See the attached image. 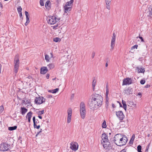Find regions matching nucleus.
I'll use <instances>...</instances> for the list:
<instances>
[{"mask_svg":"<svg viewBox=\"0 0 152 152\" xmlns=\"http://www.w3.org/2000/svg\"><path fill=\"white\" fill-rule=\"evenodd\" d=\"M70 148L72 150L75 151L77 150L78 144L76 142H72L70 144Z\"/></svg>","mask_w":152,"mask_h":152,"instance_id":"10","label":"nucleus"},{"mask_svg":"<svg viewBox=\"0 0 152 152\" xmlns=\"http://www.w3.org/2000/svg\"><path fill=\"white\" fill-rule=\"evenodd\" d=\"M37 114L38 115H41L44 113V110H43L42 111H39L37 112Z\"/></svg>","mask_w":152,"mask_h":152,"instance_id":"33","label":"nucleus"},{"mask_svg":"<svg viewBox=\"0 0 152 152\" xmlns=\"http://www.w3.org/2000/svg\"><path fill=\"white\" fill-rule=\"evenodd\" d=\"M73 2V0H71L70 1L67 2L66 4L65 5L70 6L72 4Z\"/></svg>","mask_w":152,"mask_h":152,"instance_id":"25","label":"nucleus"},{"mask_svg":"<svg viewBox=\"0 0 152 152\" xmlns=\"http://www.w3.org/2000/svg\"><path fill=\"white\" fill-rule=\"evenodd\" d=\"M65 10V12L66 13L67 12L70 11L71 10L72 7L65 5L64 7Z\"/></svg>","mask_w":152,"mask_h":152,"instance_id":"19","label":"nucleus"},{"mask_svg":"<svg viewBox=\"0 0 152 152\" xmlns=\"http://www.w3.org/2000/svg\"><path fill=\"white\" fill-rule=\"evenodd\" d=\"M35 125H38L39 124V121L37 119L36 121H35Z\"/></svg>","mask_w":152,"mask_h":152,"instance_id":"49","label":"nucleus"},{"mask_svg":"<svg viewBox=\"0 0 152 152\" xmlns=\"http://www.w3.org/2000/svg\"><path fill=\"white\" fill-rule=\"evenodd\" d=\"M134 138H135V134H133L132 135V137L131 138L130 140L134 141Z\"/></svg>","mask_w":152,"mask_h":152,"instance_id":"46","label":"nucleus"},{"mask_svg":"<svg viewBox=\"0 0 152 152\" xmlns=\"http://www.w3.org/2000/svg\"><path fill=\"white\" fill-rule=\"evenodd\" d=\"M116 114L120 120H123L124 115L122 111H119L118 112H116Z\"/></svg>","mask_w":152,"mask_h":152,"instance_id":"8","label":"nucleus"},{"mask_svg":"<svg viewBox=\"0 0 152 152\" xmlns=\"http://www.w3.org/2000/svg\"><path fill=\"white\" fill-rule=\"evenodd\" d=\"M106 97H108V94L109 90H108V85H106Z\"/></svg>","mask_w":152,"mask_h":152,"instance_id":"30","label":"nucleus"},{"mask_svg":"<svg viewBox=\"0 0 152 152\" xmlns=\"http://www.w3.org/2000/svg\"><path fill=\"white\" fill-rule=\"evenodd\" d=\"M107 127L106 122L105 121H104L102 124V127L103 128H105Z\"/></svg>","mask_w":152,"mask_h":152,"instance_id":"32","label":"nucleus"},{"mask_svg":"<svg viewBox=\"0 0 152 152\" xmlns=\"http://www.w3.org/2000/svg\"><path fill=\"white\" fill-rule=\"evenodd\" d=\"M72 110L69 109L68 110V116L67 118V122L69 123L71 121V116L72 114Z\"/></svg>","mask_w":152,"mask_h":152,"instance_id":"11","label":"nucleus"},{"mask_svg":"<svg viewBox=\"0 0 152 152\" xmlns=\"http://www.w3.org/2000/svg\"><path fill=\"white\" fill-rule=\"evenodd\" d=\"M132 81L131 78H126L124 79L123 80L122 85H129L132 83Z\"/></svg>","mask_w":152,"mask_h":152,"instance_id":"7","label":"nucleus"},{"mask_svg":"<svg viewBox=\"0 0 152 152\" xmlns=\"http://www.w3.org/2000/svg\"><path fill=\"white\" fill-rule=\"evenodd\" d=\"M142 147L140 145H139L137 147V149L138 152L141 151Z\"/></svg>","mask_w":152,"mask_h":152,"instance_id":"37","label":"nucleus"},{"mask_svg":"<svg viewBox=\"0 0 152 152\" xmlns=\"http://www.w3.org/2000/svg\"><path fill=\"white\" fill-rule=\"evenodd\" d=\"M112 0H105V7L106 8L109 10L110 9V4Z\"/></svg>","mask_w":152,"mask_h":152,"instance_id":"14","label":"nucleus"},{"mask_svg":"<svg viewBox=\"0 0 152 152\" xmlns=\"http://www.w3.org/2000/svg\"><path fill=\"white\" fill-rule=\"evenodd\" d=\"M48 71V69L46 67L43 66L40 69V73L42 74H44Z\"/></svg>","mask_w":152,"mask_h":152,"instance_id":"15","label":"nucleus"},{"mask_svg":"<svg viewBox=\"0 0 152 152\" xmlns=\"http://www.w3.org/2000/svg\"><path fill=\"white\" fill-rule=\"evenodd\" d=\"M116 38V35L115 34V33H113V35L112 37L111 43V50H113L114 48V47L115 45V42Z\"/></svg>","mask_w":152,"mask_h":152,"instance_id":"9","label":"nucleus"},{"mask_svg":"<svg viewBox=\"0 0 152 152\" xmlns=\"http://www.w3.org/2000/svg\"><path fill=\"white\" fill-rule=\"evenodd\" d=\"M2 7H3L2 4L0 2V8L1 9H2Z\"/></svg>","mask_w":152,"mask_h":152,"instance_id":"56","label":"nucleus"},{"mask_svg":"<svg viewBox=\"0 0 152 152\" xmlns=\"http://www.w3.org/2000/svg\"><path fill=\"white\" fill-rule=\"evenodd\" d=\"M74 96V94H72L71 96V99H73Z\"/></svg>","mask_w":152,"mask_h":152,"instance_id":"51","label":"nucleus"},{"mask_svg":"<svg viewBox=\"0 0 152 152\" xmlns=\"http://www.w3.org/2000/svg\"><path fill=\"white\" fill-rule=\"evenodd\" d=\"M112 107L114 108L115 107V105L114 104H112Z\"/></svg>","mask_w":152,"mask_h":152,"instance_id":"61","label":"nucleus"},{"mask_svg":"<svg viewBox=\"0 0 152 152\" xmlns=\"http://www.w3.org/2000/svg\"><path fill=\"white\" fill-rule=\"evenodd\" d=\"M1 64H0V74L1 73Z\"/></svg>","mask_w":152,"mask_h":152,"instance_id":"62","label":"nucleus"},{"mask_svg":"<svg viewBox=\"0 0 152 152\" xmlns=\"http://www.w3.org/2000/svg\"><path fill=\"white\" fill-rule=\"evenodd\" d=\"M134 141L131 140H130L129 143L131 144H132L133 142Z\"/></svg>","mask_w":152,"mask_h":152,"instance_id":"54","label":"nucleus"},{"mask_svg":"<svg viewBox=\"0 0 152 152\" xmlns=\"http://www.w3.org/2000/svg\"><path fill=\"white\" fill-rule=\"evenodd\" d=\"M33 120L34 123V125L35 126V121H36V119H35V116H34L33 118Z\"/></svg>","mask_w":152,"mask_h":152,"instance_id":"44","label":"nucleus"},{"mask_svg":"<svg viewBox=\"0 0 152 152\" xmlns=\"http://www.w3.org/2000/svg\"><path fill=\"white\" fill-rule=\"evenodd\" d=\"M95 53L94 52H93L92 53V55H91V57H92V58H93L95 56Z\"/></svg>","mask_w":152,"mask_h":152,"instance_id":"48","label":"nucleus"},{"mask_svg":"<svg viewBox=\"0 0 152 152\" xmlns=\"http://www.w3.org/2000/svg\"><path fill=\"white\" fill-rule=\"evenodd\" d=\"M150 85H148V84H147V85H146V86H145V88H149L150 87Z\"/></svg>","mask_w":152,"mask_h":152,"instance_id":"52","label":"nucleus"},{"mask_svg":"<svg viewBox=\"0 0 152 152\" xmlns=\"http://www.w3.org/2000/svg\"><path fill=\"white\" fill-rule=\"evenodd\" d=\"M121 152H126V150L125 149L121 150Z\"/></svg>","mask_w":152,"mask_h":152,"instance_id":"58","label":"nucleus"},{"mask_svg":"<svg viewBox=\"0 0 152 152\" xmlns=\"http://www.w3.org/2000/svg\"><path fill=\"white\" fill-rule=\"evenodd\" d=\"M19 14V16L20 17H21L22 16V15L21 12H18Z\"/></svg>","mask_w":152,"mask_h":152,"instance_id":"57","label":"nucleus"},{"mask_svg":"<svg viewBox=\"0 0 152 152\" xmlns=\"http://www.w3.org/2000/svg\"><path fill=\"white\" fill-rule=\"evenodd\" d=\"M149 15L148 16L151 17L152 16V8L149 10Z\"/></svg>","mask_w":152,"mask_h":152,"instance_id":"35","label":"nucleus"},{"mask_svg":"<svg viewBox=\"0 0 152 152\" xmlns=\"http://www.w3.org/2000/svg\"><path fill=\"white\" fill-rule=\"evenodd\" d=\"M9 148H10V145L3 141L0 145V151H5L8 150Z\"/></svg>","mask_w":152,"mask_h":152,"instance_id":"3","label":"nucleus"},{"mask_svg":"<svg viewBox=\"0 0 152 152\" xmlns=\"http://www.w3.org/2000/svg\"><path fill=\"white\" fill-rule=\"evenodd\" d=\"M102 102V96L99 94H95L93 95L91 100L88 102V105L91 109L96 110L101 107Z\"/></svg>","mask_w":152,"mask_h":152,"instance_id":"1","label":"nucleus"},{"mask_svg":"<svg viewBox=\"0 0 152 152\" xmlns=\"http://www.w3.org/2000/svg\"><path fill=\"white\" fill-rule=\"evenodd\" d=\"M137 47H138V45H134V46H132L131 48V50H132L134 49L135 48L137 49Z\"/></svg>","mask_w":152,"mask_h":152,"instance_id":"39","label":"nucleus"},{"mask_svg":"<svg viewBox=\"0 0 152 152\" xmlns=\"http://www.w3.org/2000/svg\"><path fill=\"white\" fill-rule=\"evenodd\" d=\"M40 5L42 6H44V3L43 2L42 0H40Z\"/></svg>","mask_w":152,"mask_h":152,"instance_id":"45","label":"nucleus"},{"mask_svg":"<svg viewBox=\"0 0 152 152\" xmlns=\"http://www.w3.org/2000/svg\"><path fill=\"white\" fill-rule=\"evenodd\" d=\"M149 145H148L147 147V148H146V151H147L148 150V147H149Z\"/></svg>","mask_w":152,"mask_h":152,"instance_id":"60","label":"nucleus"},{"mask_svg":"<svg viewBox=\"0 0 152 152\" xmlns=\"http://www.w3.org/2000/svg\"><path fill=\"white\" fill-rule=\"evenodd\" d=\"M34 128H36L37 129H39L40 127V126L39 124L35 125V126L34 125Z\"/></svg>","mask_w":152,"mask_h":152,"instance_id":"41","label":"nucleus"},{"mask_svg":"<svg viewBox=\"0 0 152 152\" xmlns=\"http://www.w3.org/2000/svg\"><path fill=\"white\" fill-rule=\"evenodd\" d=\"M50 76V75L49 74H47V75L46 76V77L47 79H48L49 78Z\"/></svg>","mask_w":152,"mask_h":152,"instance_id":"53","label":"nucleus"},{"mask_svg":"<svg viewBox=\"0 0 152 152\" xmlns=\"http://www.w3.org/2000/svg\"><path fill=\"white\" fill-rule=\"evenodd\" d=\"M42 129H41L40 131L37 132V134L36 135V137H37L38 135H39V134H41V133L42 132Z\"/></svg>","mask_w":152,"mask_h":152,"instance_id":"47","label":"nucleus"},{"mask_svg":"<svg viewBox=\"0 0 152 152\" xmlns=\"http://www.w3.org/2000/svg\"><path fill=\"white\" fill-rule=\"evenodd\" d=\"M86 111L85 104L84 102H81L80 105V111Z\"/></svg>","mask_w":152,"mask_h":152,"instance_id":"16","label":"nucleus"},{"mask_svg":"<svg viewBox=\"0 0 152 152\" xmlns=\"http://www.w3.org/2000/svg\"><path fill=\"white\" fill-rule=\"evenodd\" d=\"M50 1L48 0L45 4V6L47 9L49 10L50 8Z\"/></svg>","mask_w":152,"mask_h":152,"instance_id":"20","label":"nucleus"},{"mask_svg":"<svg viewBox=\"0 0 152 152\" xmlns=\"http://www.w3.org/2000/svg\"><path fill=\"white\" fill-rule=\"evenodd\" d=\"M59 88H56L54 90H49L48 91L49 92L52 93H56L58 91Z\"/></svg>","mask_w":152,"mask_h":152,"instance_id":"24","label":"nucleus"},{"mask_svg":"<svg viewBox=\"0 0 152 152\" xmlns=\"http://www.w3.org/2000/svg\"><path fill=\"white\" fill-rule=\"evenodd\" d=\"M45 59L47 62H48L49 61V57L48 55H45Z\"/></svg>","mask_w":152,"mask_h":152,"instance_id":"34","label":"nucleus"},{"mask_svg":"<svg viewBox=\"0 0 152 152\" xmlns=\"http://www.w3.org/2000/svg\"><path fill=\"white\" fill-rule=\"evenodd\" d=\"M101 138L103 141V140H108L107 135H106L105 133L102 134Z\"/></svg>","mask_w":152,"mask_h":152,"instance_id":"22","label":"nucleus"},{"mask_svg":"<svg viewBox=\"0 0 152 152\" xmlns=\"http://www.w3.org/2000/svg\"><path fill=\"white\" fill-rule=\"evenodd\" d=\"M17 128V126H10L8 128V129L10 131H12L16 129Z\"/></svg>","mask_w":152,"mask_h":152,"instance_id":"27","label":"nucleus"},{"mask_svg":"<svg viewBox=\"0 0 152 152\" xmlns=\"http://www.w3.org/2000/svg\"><path fill=\"white\" fill-rule=\"evenodd\" d=\"M25 13L26 17V22L25 23V26H26L29 22V18L28 17L29 14L28 12L26 11H25Z\"/></svg>","mask_w":152,"mask_h":152,"instance_id":"17","label":"nucleus"},{"mask_svg":"<svg viewBox=\"0 0 152 152\" xmlns=\"http://www.w3.org/2000/svg\"><path fill=\"white\" fill-rule=\"evenodd\" d=\"M32 112L31 111H30L27 114L26 118H28V122L30 123L31 121V118L32 115Z\"/></svg>","mask_w":152,"mask_h":152,"instance_id":"18","label":"nucleus"},{"mask_svg":"<svg viewBox=\"0 0 152 152\" xmlns=\"http://www.w3.org/2000/svg\"><path fill=\"white\" fill-rule=\"evenodd\" d=\"M139 37L141 40V41L142 42H144V40L143 39V38L142 37L139 36Z\"/></svg>","mask_w":152,"mask_h":152,"instance_id":"50","label":"nucleus"},{"mask_svg":"<svg viewBox=\"0 0 152 152\" xmlns=\"http://www.w3.org/2000/svg\"><path fill=\"white\" fill-rule=\"evenodd\" d=\"M47 97L48 98H50L52 97V96L50 95H47Z\"/></svg>","mask_w":152,"mask_h":152,"instance_id":"55","label":"nucleus"},{"mask_svg":"<svg viewBox=\"0 0 152 152\" xmlns=\"http://www.w3.org/2000/svg\"><path fill=\"white\" fill-rule=\"evenodd\" d=\"M96 81L95 80V79H94L92 82V87L93 88V89L94 90V87L96 85Z\"/></svg>","mask_w":152,"mask_h":152,"instance_id":"31","label":"nucleus"},{"mask_svg":"<svg viewBox=\"0 0 152 152\" xmlns=\"http://www.w3.org/2000/svg\"><path fill=\"white\" fill-rule=\"evenodd\" d=\"M145 70L143 68H141L140 69H138V72L139 73H142L144 72Z\"/></svg>","mask_w":152,"mask_h":152,"instance_id":"36","label":"nucleus"},{"mask_svg":"<svg viewBox=\"0 0 152 152\" xmlns=\"http://www.w3.org/2000/svg\"><path fill=\"white\" fill-rule=\"evenodd\" d=\"M38 117L40 119H42V117L40 115H38Z\"/></svg>","mask_w":152,"mask_h":152,"instance_id":"59","label":"nucleus"},{"mask_svg":"<svg viewBox=\"0 0 152 152\" xmlns=\"http://www.w3.org/2000/svg\"><path fill=\"white\" fill-rule=\"evenodd\" d=\"M145 82V80H141L140 81V83L141 84L143 85L144 84Z\"/></svg>","mask_w":152,"mask_h":152,"instance_id":"43","label":"nucleus"},{"mask_svg":"<svg viewBox=\"0 0 152 152\" xmlns=\"http://www.w3.org/2000/svg\"><path fill=\"white\" fill-rule=\"evenodd\" d=\"M108 97H106V105L107 106V107L108 106Z\"/></svg>","mask_w":152,"mask_h":152,"instance_id":"40","label":"nucleus"},{"mask_svg":"<svg viewBox=\"0 0 152 152\" xmlns=\"http://www.w3.org/2000/svg\"><path fill=\"white\" fill-rule=\"evenodd\" d=\"M122 103L123 105L124 108L126 111L127 105L126 102L125 101H124L123 100H122Z\"/></svg>","mask_w":152,"mask_h":152,"instance_id":"26","label":"nucleus"},{"mask_svg":"<svg viewBox=\"0 0 152 152\" xmlns=\"http://www.w3.org/2000/svg\"><path fill=\"white\" fill-rule=\"evenodd\" d=\"M4 110V107L3 106L0 107V113L2 112Z\"/></svg>","mask_w":152,"mask_h":152,"instance_id":"42","label":"nucleus"},{"mask_svg":"<svg viewBox=\"0 0 152 152\" xmlns=\"http://www.w3.org/2000/svg\"><path fill=\"white\" fill-rule=\"evenodd\" d=\"M108 140H103L102 141V143L103 145L104 148L105 149H107V147H109L110 142L107 141Z\"/></svg>","mask_w":152,"mask_h":152,"instance_id":"12","label":"nucleus"},{"mask_svg":"<svg viewBox=\"0 0 152 152\" xmlns=\"http://www.w3.org/2000/svg\"><path fill=\"white\" fill-rule=\"evenodd\" d=\"M45 99L42 96L37 97L34 100L35 103L38 104H40L45 102Z\"/></svg>","mask_w":152,"mask_h":152,"instance_id":"5","label":"nucleus"},{"mask_svg":"<svg viewBox=\"0 0 152 152\" xmlns=\"http://www.w3.org/2000/svg\"><path fill=\"white\" fill-rule=\"evenodd\" d=\"M15 66L14 69V72L16 73L18 71L19 64V60L18 56L17 55L15 57L14 62Z\"/></svg>","mask_w":152,"mask_h":152,"instance_id":"4","label":"nucleus"},{"mask_svg":"<svg viewBox=\"0 0 152 152\" xmlns=\"http://www.w3.org/2000/svg\"><path fill=\"white\" fill-rule=\"evenodd\" d=\"M61 40V39L58 37H56L53 38V41L55 42H60Z\"/></svg>","mask_w":152,"mask_h":152,"instance_id":"29","label":"nucleus"},{"mask_svg":"<svg viewBox=\"0 0 152 152\" xmlns=\"http://www.w3.org/2000/svg\"><path fill=\"white\" fill-rule=\"evenodd\" d=\"M21 114L22 115H24L27 111V109L24 107H21Z\"/></svg>","mask_w":152,"mask_h":152,"instance_id":"21","label":"nucleus"},{"mask_svg":"<svg viewBox=\"0 0 152 152\" xmlns=\"http://www.w3.org/2000/svg\"><path fill=\"white\" fill-rule=\"evenodd\" d=\"M133 90L130 88H128L127 89L124 90V92L127 95H129L132 94Z\"/></svg>","mask_w":152,"mask_h":152,"instance_id":"13","label":"nucleus"},{"mask_svg":"<svg viewBox=\"0 0 152 152\" xmlns=\"http://www.w3.org/2000/svg\"><path fill=\"white\" fill-rule=\"evenodd\" d=\"M50 55H51V57H53V54L52 53H50Z\"/></svg>","mask_w":152,"mask_h":152,"instance_id":"63","label":"nucleus"},{"mask_svg":"<svg viewBox=\"0 0 152 152\" xmlns=\"http://www.w3.org/2000/svg\"><path fill=\"white\" fill-rule=\"evenodd\" d=\"M114 138V141L115 144L120 146L125 145L128 141L127 137L120 134H116Z\"/></svg>","mask_w":152,"mask_h":152,"instance_id":"2","label":"nucleus"},{"mask_svg":"<svg viewBox=\"0 0 152 152\" xmlns=\"http://www.w3.org/2000/svg\"><path fill=\"white\" fill-rule=\"evenodd\" d=\"M80 112L81 118L83 119L85 117L86 111H81Z\"/></svg>","mask_w":152,"mask_h":152,"instance_id":"23","label":"nucleus"},{"mask_svg":"<svg viewBox=\"0 0 152 152\" xmlns=\"http://www.w3.org/2000/svg\"><path fill=\"white\" fill-rule=\"evenodd\" d=\"M48 66L50 69H51L53 68L54 67V65L53 64H50L48 65Z\"/></svg>","mask_w":152,"mask_h":152,"instance_id":"28","label":"nucleus"},{"mask_svg":"<svg viewBox=\"0 0 152 152\" xmlns=\"http://www.w3.org/2000/svg\"><path fill=\"white\" fill-rule=\"evenodd\" d=\"M22 10V8L20 6L19 7L17 8L18 11V12H21Z\"/></svg>","mask_w":152,"mask_h":152,"instance_id":"38","label":"nucleus"},{"mask_svg":"<svg viewBox=\"0 0 152 152\" xmlns=\"http://www.w3.org/2000/svg\"><path fill=\"white\" fill-rule=\"evenodd\" d=\"M47 19L48 23L51 25L55 24L57 21V18L54 16H48Z\"/></svg>","mask_w":152,"mask_h":152,"instance_id":"6","label":"nucleus"},{"mask_svg":"<svg viewBox=\"0 0 152 152\" xmlns=\"http://www.w3.org/2000/svg\"><path fill=\"white\" fill-rule=\"evenodd\" d=\"M105 66L106 67H107L108 66V64L107 63L106 64H105Z\"/></svg>","mask_w":152,"mask_h":152,"instance_id":"64","label":"nucleus"}]
</instances>
